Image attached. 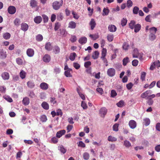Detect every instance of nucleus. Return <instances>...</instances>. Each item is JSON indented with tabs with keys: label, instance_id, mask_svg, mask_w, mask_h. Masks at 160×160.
<instances>
[{
	"label": "nucleus",
	"instance_id": "19",
	"mask_svg": "<svg viewBox=\"0 0 160 160\" xmlns=\"http://www.w3.org/2000/svg\"><path fill=\"white\" fill-rule=\"evenodd\" d=\"M123 145L127 148H129L132 147L131 144L130 142L127 140L124 141Z\"/></svg>",
	"mask_w": 160,
	"mask_h": 160
},
{
	"label": "nucleus",
	"instance_id": "49",
	"mask_svg": "<svg viewBox=\"0 0 160 160\" xmlns=\"http://www.w3.org/2000/svg\"><path fill=\"white\" fill-rule=\"evenodd\" d=\"M127 22V20L126 18H123L121 21V24L122 26H125Z\"/></svg>",
	"mask_w": 160,
	"mask_h": 160
},
{
	"label": "nucleus",
	"instance_id": "7",
	"mask_svg": "<svg viewBox=\"0 0 160 160\" xmlns=\"http://www.w3.org/2000/svg\"><path fill=\"white\" fill-rule=\"evenodd\" d=\"M43 61L44 62H49L51 60L50 56L47 54H45L42 58Z\"/></svg>",
	"mask_w": 160,
	"mask_h": 160
},
{
	"label": "nucleus",
	"instance_id": "14",
	"mask_svg": "<svg viewBox=\"0 0 160 160\" xmlns=\"http://www.w3.org/2000/svg\"><path fill=\"white\" fill-rule=\"evenodd\" d=\"M66 131L65 130H62L58 132L56 134V137L58 138H60L62 135L65 134Z\"/></svg>",
	"mask_w": 160,
	"mask_h": 160
},
{
	"label": "nucleus",
	"instance_id": "58",
	"mask_svg": "<svg viewBox=\"0 0 160 160\" xmlns=\"http://www.w3.org/2000/svg\"><path fill=\"white\" fill-rule=\"evenodd\" d=\"M81 106L84 109H86L88 108L86 103L83 101L82 102Z\"/></svg>",
	"mask_w": 160,
	"mask_h": 160
},
{
	"label": "nucleus",
	"instance_id": "37",
	"mask_svg": "<svg viewBox=\"0 0 160 160\" xmlns=\"http://www.w3.org/2000/svg\"><path fill=\"white\" fill-rule=\"evenodd\" d=\"M83 157L84 159L88 160L90 158L89 154L87 152H85L83 154Z\"/></svg>",
	"mask_w": 160,
	"mask_h": 160
},
{
	"label": "nucleus",
	"instance_id": "1",
	"mask_svg": "<svg viewBox=\"0 0 160 160\" xmlns=\"http://www.w3.org/2000/svg\"><path fill=\"white\" fill-rule=\"evenodd\" d=\"M63 0H61V2H59L58 1H55L53 2L52 7L55 10H58L59 9L60 7L62 6Z\"/></svg>",
	"mask_w": 160,
	"mask_h": 160
},
{
	"label": "nucleus",
	"instance_id": "22",
	"mask_svg": "<svg viewBox=\"0 0 160 160\" xmlns=\"http://www.w3.org/2000/svg\"><path fill=\"white\" fill-rule=\"evenodd\" d=\"M129 45L127 42H124L122 46L123 49L125 51H127L129 48Z\"/></svg>",
	"mask_w": 160,
	"mask_h": 160
},
{
	"label": "nucleus",
	"instance_id": "39",
	"mask_svg": "<svg viewBox=\"0 0 160 160\" xmlns=\"http://www.w3.org/2000/svg\"><path fill=\"white\" fill-rule=\"evenodd\" d=\"M20 77L22 79H24L26 75V73L23 70H21L19 73Z\"/></svg>",
	"mask_w": 160,
	"mask_h": 160
},
{
	"label": "nucleus",
	"instance_id": "12",
	"mask_svg": "<svg viewBox=\"0 0 160 160\" xmlns=\"http://www.w3.org/2000/svg\"><path fill=\"white\" fill-rule=\"evenodd\" d=\"M89 24L91 27V29L92 30H93L95 27L96 24L93 19H92L89 22Z\"/></svg>",
	"mask_w": 160,
	"mask_h": 160
},
{
	"label": "nucleus",
	"instance_id": "2",
	"mask_svg": "<svg viewBox=\"0 0 160 160\" xmlns=\"http://www.w3.org/2000/svg\"><path fill=\"white\" fill-rule=\"evenodd\" d=\"M152 92L151 90H148L143 92L141 95V97L143 98H147L148 99V97H149V95H151Z\"/></svg>",
	"mask_w": 160,
	"mask_h": 160
},
{
	"label": "nucleus",
	"instance_id": "55",
	"mask_svg": "<svg viewBox=\"0 0 160 160\" xmlns=\"http://www.w3.org/2000/svg\"><path fill=\"white\" fill-rule=\"evenodd\" d=\"M57 138V137H54L51 138V141L52 143L55 144L58 142V139Z\"/></svg>",
	"mask_w": 160,
	"mask_h": 160
},
{
	"label": "nucleus",
	"instance_id": "56",
	"mask_svg": "<svg viewBox=\"0 0 160 160\" xmlns=\"http://www.w3.org/2000/svg\"><path fill=\"white\" fill-rule=\"evenodd\" d=\"M117 95V93L115 90H112L111 91V97L114 98Z\"/></svg>",
	"mask_w": 160,
	"mask_h": 160
},
{
	"label": "nucleus",
	"instance_id": "18",
	"mask_svg": "<svg viewBox=\"0 0 160 160\" xmlns=\"http://www.w3.org/2000/svg\"><path fill=\"white\" fill-rule=\"evenodd\" d=\"M6 52L3 50L0 52V58L2 59H5L7 57Z\"/></svg>",
	"mask_w": 160,
	"mask_h": 160
},
{
	"label": "nucleus",
	"instance_id": "41",
	"mask_svg": "<svg viewBox=\"0 0 160 160\" xmlns=\"http://www.w3.org/2000/svg\"><path fill=\"white\" fill-rule=\"evenodd\" d=\"M123 64L124 66L126 65L127 63L129 62V58L128 57L124 58L122 60Z\"/></svg>",
	"mask_w": 160,
	"mask_h": 160
},
{
	"label": "nucleus",
	"instance_id": "43",
	"mask_svg": "<svg viewBox=\"0 0 160 160\" xmlns=\"http://www.w3.org/2000/svg\"><path fill=\"white\" fill-rule=\"evenodd\" d=\"M108 140L109 141L113 142L116 141L117 138L115 137L109 136L108 137Z\"/></svg>",
	"mask_w": 160,
	"mask_h": 160
},
{
	"label": "nucleus",
	"instance_id": "42",
	"mask_svg": "<svg viewBox=\"0 0 160 160\" xmlns=\"http://www.w3.org/2000/svg\"><path fill=\"white\" fill-rule=\"evenodd\" d=\"M63 16L62 13H60L57 14V20L59 21H62L63 18Z\"/></svg>",
	"mask_w": 160,
	"mask_h": 160
},
{
	"label": "nucleus",
	"instance_id": "48",
	"mask_svg": "<svg viewBox=\"0 0 160 160\" xmlns=\"http://www.w3.org/2000/svg\"><path fill=\"white\" fill-rule=\"evenodd\" d=\"M61 24L59 22H57L55 23L54 29L55 31L58 30L61 26Z\"/></svg>",
	"mask_w": 160,
	"mask_h": 160
},
{
	"label": "nucleus",
	"instance_id": "59",
	"mask_svg": "<svg viewBox=\"0 0 160 160\" xmlns=\"http://www.w3.org/2000/svg\"><path fill=\"white\" fill-rule=\"evenodd\" d=\"M119 124L118 123H115L114 124L113 126V131H118V127Z\"/></svg>",
	"mask_w": 160,
	"mask_h": 160
},
{
	"label": "nucleus",
	"instance_id": "32",
	"mask_svg": "<svg viewBox=\"0 0 160 160\" xmlns=\"http://www.w3.org/2000/svg\"><path fill=\"white\" fill-rule=\"evenodd\" d=\"M30 5L32 8H35L37 6V2L35 0H31Z\"/></svg>",
	"mask_w": 160,
	"mask_h": 160
},
{
	"label": "nucleus",
	"instance_id": "30",
	"mask_svg": "<svg viewBox=\"0 0 160 160\" xmlns=\"http://www.w3.org/2000/svg\"><path fill=\"white\" fill-rule=\"evenodd\" d=\"M100 112L101 114L105 115L107 112V109L105 107H102L100 110Z\"/></svg>",
	"mask_w": 160,
	"mask_h": 160
},
{
	"label": "nucleus",
	"instance_id": "16",
	"mask_svg": "<svg viewBox=\"0 0 160 160\" xmlns=\"http://www.w3.org/2000/svg\"><path fill=\"white\" fill-rule=\"evenodd\" d=\"M143 124L146 126H148L150 123V120L148 118H145L143 119Z\"/></svg>",
	"mask_w": 160,
	"mask_h": 160
},
{
	"label": "nucleus",
	"instance_id": "46",
	"mask_svg": "<svg viewBox=\"0 0 160 160\" xmlns=\"http://www.w3.org/2000/svg\"><path fill=\"white\" fill-rule=\"evenodd\" d=\"M124 102L123 101L120 100L119 102L117 103V105L119 107H122L124 105Z\"/></svg>",
	"mask_w": 160,
	"mask_h": 160
},
{
	"label": "nucleus",
	"instance_id": "27",
	"mask_svg": "<svg viewBox=\"0 0 160 160\" xmlns=\"http://www.w3.org/2000/svg\"><path fill=\"white\" fill-rule=\"evenodd\" d=\"M60 34L63 37H65L66 36L67 32L66 30L65 29H60Z\"/></svg>",
	"mask_w": 160,
	"mask_h": 160
},
{
	"label": "nucleus",
	"instance_id": "45",
	"mask_svg": "<svg viewBox=\"0 0 160 160\" xmlns=\"http://www.w3.org/2000/svg\"><path fill=\"white\" fill-rule=\"evenodd\" d=\"M16 62L19 65H21L23 64L22 60L20 58H17L16 59Z\"/></svg>",
	"mask_w": 160,
	"mask_h": 160
},
{
	"label": "nucleus",
	"instance_id": "50",
	"mask_svg": "<svg viewBox=\"0 0 160 160\" xmlns=\"http://www.w3.org/2000/svg\"><path fill=\"white\" fill-rule=\"evenodd\" d=\"M60 49L57 46H55L54 48V51L55 54H58L60 52Z\"/></svg>",
	"mask_w": 160,
	"mask_h": 160
},
{
	"label": "nucleus",
	"instance_id": "23",
	"mask_svg": "<svg viewBox=\"0 0 160 160\" xmlns=\"http://www.w3.org/2000/svg\"><path fill=\"white\" fill-rule=\"evenodd\" d=\"M141 25L139 24H137L135 25L134 28V32L136 33L138 32L141 29Z\"/></svg>",
	"mask_w": 160,
	"mask_h": 160
},
{
	"label": "nucleus",
	"instance_id": "25",
	"mask_svg": "<svg viewBox=\"0 0 160 160\" xmlns=\"http://www.w3.org/2000/svg\"><path fill=\"white\" fill-rule=\"evenodd\" d=\"M27 86L30 88H32L35 86V84L33 81H30L27 82Z\"/></svg>",
	"mask_w": 160,
	"mask_h": 160
},
{
	"label": "nucleus",
	"instance_id": "28",
	"mask_svg": "<svg viewBox=\"0 0 160 160\" xmlns=\"http://www.w3.org/2000/svg\"><path fill=\"white\" fill-rule=\"evenodd\" d=\"M72 71L71 69H69L68 70L65 71L64 72L65 75L67 77H72L70 72Z\"/></svg>",
	"mask_w": 160,
	"mask_h": 160
},
{
	"label": "nucleus",
	"instance_id": "13",
	"mask_svg": "<svg viewBox=\"0 0 160 160\" xmlns=\"http://www.w3.org/2000/svg\"><path fill=\"white\" fill-rule=\"evenodd\" d=\"M2 77L4 80H8L9 78V75L8 72H4L2 73Z\"/></svg>",
	"mask_w": 160,
	"mask_h": 160
},
{
	"label": "nucleus",
	"instance_id": "62",
	"mask_svg": "<svg viewBox=\"0 0 160 160\" xmlns=\"http://www.w3.org/2000/svg\"><path fill=\"white\" fill-rule=\"evenodd\" d=\"M138 61L137 60L134 59L132 62V64L133 66H137L138 64Z\"/></svg>",
	"mask_w": 160,
	"mask_h": 160
},
{
	"label": "nucleus",
	"instance_id": "15",
	"mask_svg": "<svg viewBox=\"0 0 160 160\" xmlns=\"http://www.w3.org/2000/svg\"><path fill=\"white\" fill-rule=\"evenodd\" d=\"M78 42L81 44H83L87 42V38L85 37H83L79 38Z\"/></svg>",
	"mask_w": 160,
	"mask_h": 160
},
{
	"label": "nucleus",
	"instance_id": "51",
	"mask_svg": "<svg viewBox=\"0 0 160 160\" xmlns=\"http://www.w3.org/2000/svg\"><path fill=\"white\" fill-rule=\"evenodd\" d=\"M42 16L44 22L46 23L48 22L49 19L48 17L45 14H43L42 15Z\"/></svg>",
	"mask_w": 160,
	"mask_h": 160
},
{
	"label": "nucleus",
	"instance_id": "26",
	"mask_svg": "<svg viewBox=\"0 0 160 160\" xmlns=\"http://www.w3.org/2000/svg\"><path fill=\"white\" fill-rule=\"evenodd\" d=\"M42 107L45 110H48L49 108L48 104L46 102H44L41 104Z\"/></svg>",
	"mask_w": 160,
	"mask_h": 160
},
{
	"label": "nucleus",
	"instance_id": "24",
	"mask_svg": "<svg viewBox=\"0 0 160 160\" xmlns=\"http://www.w3.org/2000/svg\"><path fill=\"white\" fill-rule=\"evenodd\" d=\"M107 53V50L106 49L103 48L102 49V56L101 58L102 59V60L104 61L105 60V57L106 56Z\"/></svg>",
	"mask_w": 160,
	"mask_h": 160
},
{
	"label": "nucleus",
	"instance_id": "21",
	"mask_svg": "<svg viewBox=\"0 0 160 160\" xmlns=\"http://www.w3.org/2000/svg\"><path fill=\"white\" fill-rule=\"evenodd\" d=\"M58 149L63 154L65 153L67 151L66 149L62 145L58 146Z\"/></svg>",
	"mask_w": 160,
	"mask_h": 160
},
{
	"label": "nucleus",
	"instance_id": "57",
	"mask_svg": "<svg viewBox=\"0 0 160 160\" xmlns=\"http://www.w3.org/2000/svg\"><path fill=\"white\" fill-rule=\"evenodd\" d=\"M14 24L17 26H18L20 23V20L18 18H16L14 21Z\"/></svg>",
	"mask_w": 160,
	"mask_h": 160
},
{
	"label": "nucleus",
	"instance_id": "53",
	"mask_svg": "<svg viewBox=\"0 0 160 160\" xmlns=\"http://www.w3.org/2000/svg\"><path fill=\"white\" fill-rule=\"evenodd\" d=\"M139 11V8L137 6L134 7L133 9V12L134 14H137Z\"/></svg>",
	"mask_w": 160,
	"mask_h": 160
},
{
	"label": "nucleus",
	"instance_id": "35",
	"mask_svg": "<svg viewBox=\"0 0 160 160\" xmlns=\"http://www.w3.org/2000/svg\"><path fill=\"white\" fill-rule=\"evenodd\" d=\"M149 40L152 41L155 40L156 38L155 33H150L149 36Z\"/></svg>",
	"mask_w": 160,
	"mask_h": 160
},
{
	"label": "nucleus",
	"instance_id": "11",
	"mask_svg": "<svg viewBox=\"0 0 160 160\" xmlns=\"http://www.w3.org/2000/svg\"><path fill=\"white\" fill-rule=\"evenodd\" d=\"M40 87L42 90H46L48 88V85L45 82H42L40 84Z\"/></svg>",
	"mask_w": 160,
	"mask_h": 160
},
{
	"label": "nucleus",
	"instance_id": "44",
	"mask_svg": "<svg viewBox=\"0 0 160 160\" xmlns=\"http://www.w3.org/2000/svg\"><path fill=\"white\" fill-rule=\"evenodd\" d=\"M148 100L147 101V103L149 106L152 105L153 103V101L151 98L148 97Z\"/></svg>",
	"mask_w": 160,
	"mask_h": 160
},
{
	"label": "nucleus",
	"instance_id": "29",
	"mask_svg": "<svg viewBox=\"0 0 160 160\" xmlns=\"http://www.w3.org/2000/svg\"><path fill=\"white\" fill-rule=\"evenodd\" d=\"M45 48L47 50L50 51L52 50V47L50 42L47 43L45 45Z\"/></svg>",
	"mask_w": 160,
	"mask_h": 160
},
{
	"label": "nucleus",
	"instance_id": "4",
	"mask_svg": "<svg viewBox=\"0 0 160 160\" xmlns=\"http://www.w3.org/2000/svg\"><path fill=\"white\" fill-rule=\"evenodd\" d=\"M8 10L10 14H13L15 13L16 10L14 6H10L8 7Z\"/></svg>",
	"mask_w": 160,
	"mask_h": 160
},
{
	"label": "nucleus",
	"instance_id": "64",
	"mask_svg": "<svg viewBox=\"0 0 160 160\" xmlns=\"http://www.w3.org/2000/svg\"><path fill=\"white\" fill-rule=\"evenodd\" d=\"M47 117L44 115H42L41 117V120L42 122H45L47 120Z\"/></svg>",
	"mask_w": 160,
	"mask_h": 160
},
{
	"label": "nucleus",
	"instance_id": "60",
	"mask_svg": "<svg viewBox=\"0 0 160 160\" xmlns=\"http://www.w3.org/2000/svg\"><path fill=\"white\" fill-rule=\"evenodd\" d=\"M78 147L83 148H85V144L82 141H80L78 142Z\"/></svg>",
	"mask_w": 160,
	"mask_h": 160
},
{
	"label": "nucleus",
	"instance_id": "20",
	"mask_svg": "<svg viewBox=\"0 0 160 160\" xmlns=\"http://www.w3.org/2000/svg\"><path fill=\"white\" fill-rule=\"evenodd\" d=\"M22 102V103L24 105H28L29 104L30 102L29 99L27 97H25L23 98Z\"/></svg>",
	"mask_w": 160,
	"mask_h": 160
},
{
	"label": "nucleus",
	"instance_id": "40",
	"mask_svg": "<svg viewBox=\"0 0 160 160\" xmlns=\"http://www.w3.org/2000/svg\"><path fill=\"white\" fill-rule=\"evenodd\" d=\"M150 30V33H156L157 31V28L155 27H152L151 28H150L149 29Z\"/></svg>",
	"mask_w": 160,
	"mask_h": 160
},
{
	"label": "nucleus",
	"instance_id": "10",
	"mask_svg": "<svg viewBox=\"0 0 160 160\" xmlns=\"http://www.w3.org/2000/svg\"><path fill=\"white\" fill-rule=\"evenodd\" d=\"M28 28V26L26 23H22L21 24V29L24 32L26 31Z\"/></svg>",
	"mask_w": 160,
	"mask_h": 160
},
{
	"label": "nucleus",
	"instance_id": "38",
	"mask_svg": "<svg viewBox=\"0 0 160 160\" xmlns=\"http://www.w3.org/2000/svg\"><path fill=\"white\" fill-rule=\"evenodd\" d=\"M3 38L7 40L9 39L10 38L11 35L8 32H6L3 34Z\"/></svg>",
	"mask_w": 160,
	"mask_h": 160
},
{
	"label": "nucleus",
	"instance_id": "61",
	"mask_svg": "<svg viewBox=\"0 0 160 160\" xmlns=\"http://www.w3.org/2000/svg\"><path fill=\"white\" fill-rule=\"evenodd\" d=\"M91 65V62L87 61L84 63V66L86 68H89V66Z\"/></svg>",
	"mask_w": 160,
	"mask_h": 160
},
{
	"label": "nucleus",
	"instance_id": "63",
	"mask_svg": "<svg viewBox=\"0 0 160 160\" xmlns=\"http://www.w3.org/2000/svg\"><path fill=\"white\" fill-rule=\"evenodd\" d=\"M127 5L128 7L129 8L132 5V2L131 0H128L127 3Z\"/></svg>",
	"mask_w": 160,
	"mask_h": 160
},
{
	"label": "nucleus",
	"instance_id": "31",
	"mask_svg": "<svg viewBox=\"0 0 160 160\" xmlns=\"http://www.w3.org/2000/svg\"><path fill=\"white\" fill-rule=\"evenodd\" d=\"M136 24V22L134 20H132L129 23V27L132 29L134 28Z\"/></svg>",
	"mask_w": 160,
	"mask_h": 160
},
{
	"label": "nucleus",
	"instance_id": "9",
	"mask_svg": "<svg viewBox=\"0 0 160 160\" xmlns=\"http://www.w3.org/2000/svg\"><path fill=\"white\" fill-rule=\"evenodd\" d=\"M42 20V17L39 16L35 17L34 18V22L37 24L40 23Z\"/></svg>",
	"mask_w": 160,
	"mask_h": 160
},
{
	"label": "nucleus",
	"instance_id": "3",
	"mask_svg": "<svg viewBox=\"0 0 160 160\" xmlns=\"http://www.w3.org/2000/svg\"><path fill=\"white\" fill-rule=\"evenodd\" d=\"M107 74L109 77H113L115 75V70L113 68H109L107 70Z\"/></svg>",
	"mask_w": 160,
	"mask_h": 160
},
{
	"label": "nucleus",
	"instance_id": "33",
	"mask_svg": "<svg viewBox=\"0 0 160 160\" xmlns=\"http://www.w3.org/2000/svg\"><path fill=\"white\" fill-rule=\"evenodd\" d=\"M76 54L75 52H73L70 53L69 56V59L72 61H73L75 60Z\"/></svg>",
	"mask_w": 160,
	"mask_h": 160
},
{
	"label": "nucleus",
	"instance_id": "36",
	"mask_svg": "<svg viewBox=\"0 0 160 160\" xmlns=\"http://www.w3.org/2000/svg\"><path fill=\"white\" fill-rule=\"evenodd\" d=\"M107 38L109 42H111L112 41L114 38L113 35L112 34H108L107 36Z\"/></svg>",
	"mask_w": 160,
	"mask_h": 160
},
{
	"label": "nucleus",
	"instance_id": "8",
	"mask_svg": "<svg viewBox=\"0 0 160 160\" xmlns=\"http://www.w3.org/2000/svg\"><path fill=\"white\" fill-rule=\"evenodd\" d=\"M108 30L111 32H114L117 30L116 27L114 25H109L108 28Z\"/></svg>",
	"mask_w": 160,
	"mask_h": 160
},
{
	"label": "nucleus",
	"instance_id": "5",
	"mask_svg": "<svg viewBox=\"0 0 160 160\" xmlns=\"http://www.w3.org/2000/svg\"><path fill=\"white\" fill-rule=\"evenodd\" d=\"M128 124L130 128L132 129L135 128L137 126V123L134 120H130Z\"/></svg>",
	"mask_w": 160,
	"mask_h": 160
},
{
	"label": "nucleus",
	"instance_id": "34",
	"mask_svg": "<svg viewBox=\"0 0 160 160\" xmlns=\"http://www.w3.org/2000/svg\"><path fill=\"white\" fill-rule=\"evenodd\" d=\"M99 55V53L98 51H95L94 52L92 55V58L94 59H96L98 58Z\"/></svg>",
	"mask_w": 160,
	"mask_h": 160
},
{
	"label": "nucleus",
	"instance_id": "17",
	"mask_svg": "<svg viewBox=\"0 0 160 160\" xmlns=\"http://www.w3.org/2000/svg\"><path fill=\"white\" fill-rule=\"evenodd\" d=\"M76 27V23L73 21H70L68 23V27L71 29H74Z\"/></svg>",
	"mask_w": 160,
	"mask_h": 160
},
{
	"label": "nucleus",
	"instance_id": "52",
	"mask_svg": "<svg viewBox=\"0 0 160 160\" xmlns=\"http://www.w3.org/2000/svg\"><path fill=\"white\" fill-rule=\"evenodd\" d=\"M3 98L8 102H12V98L8 96H3Z\"/></svg>",
	"mask_w": 160,
	"mask_h": 160
},
{
	"label": "nucleus",
	"instance_id": "54",
	"mask_svg": "<svg viewBox=\"0 0 160 160\" xmlns=\"http://www.w3.org/2000/svg\"><path fill=\"white\" fill-rule=\"evenodd\" d=\"M103 13L102 15H108V13L109 12V10L108 9H107L106 8H104L103 10Z\"/></svg>",
	"mask_w": 160,
	"mask_h": 160
},
{
	"label": "nucleus",
	"instance_id": "6",
	"mask_svg": "<svg viewBox=\"0 0 160 160\" xmlns=\"http://www.w3.org/2000/svg\"><path fill=\"white\" fill-rule=\"evenodd\" d=\"M27 54L29 57H32L33 56L34 53V50L31 48H28L27 50Z\"/></svg>",
	"mask_w": 160,
	"mask_h": 160
},
{
	"label": "nucleus",
	"instance_id": "47",
	"mask_svg": "<svg viewBox=\"0 0 160 160\" xmlns=\"http://www.w3.org/2000/svg\"><path fill=\"white\" fill-rule=\"evenodd\" d=\"M43 37L41 34H38L36 36V40L38 42L42 41L43 39Z\"/></svg>",
	"mask_w": 160,
	"mask_h": 160
}]
</instances>
